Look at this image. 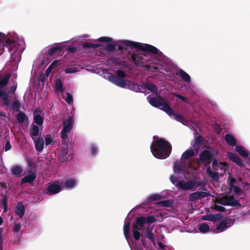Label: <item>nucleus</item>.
<instances>
[{
    "label": "nucleus",
    "instance_id": "obj_39",
    "mask_svg": "<svg viewBox=\"0 0 250 250\" xmlns=\"http://www.w3.org/2000/svg\"><path fill=\"white\" fill-rule=\"evenodd\" d=\"M117 82H116L115 85L122 87V88H126V85H127V80H125L124 79H121L118 78L117 81Z\"/></svg>",
    "mask_w": 250,
    "mask_h": 250
},
{
    "label": "nucleus",
    "instance_id": "obj_40",
    "mask_svg": "<svg viewBox=\"0 0 250 250\" xmlns=\"http://www.w3.org/2000/svg\"><path fill=\"white\" fill-rule=\"evenodd\" d=\"M2 197V205L3 207V212H6L7 211V198L5 195L3 194H1Z\"/></svg>",
    "mask_w": 250,
    "mask_h": 250
},
{
    "label": "nucleus",
    "instance_id": "obj_16",
    "mask_svg": "<svg viewBox=\"0 0 250 250\" xmlns=\"http://www.w3.org/2000/svg\"><path fill=\"white\" fill-rule=\"evenodd\" d=\"M4 41H3V43L5 45V47L8 48V51L9 52L13 51V52H16V50H14L15 42L14 40L10 39V38H7L6 36L5 35V38L4 39Z\"/></svg>",
    "mask_w": 250,
    "mask_h": 250
},
{
    "label": "nucleus",
    "instance_id": "obj_4",
    "mask_svg": "<svg viewBox=\"0 0 250 250\" xmlns=\"http://www.w3.org/2000/svg\"><path fill=\"white\" fill-rule=\"evenodd\" d=\"M10 77L11 74L8 73L5 74L0 79V98L2 100L3 104L6 107H8L10 104V99L11 97L9 96L10 92L3 91L1 88H3L7 85Z\"/></svg>",
    "mask_w": 250,
    "mask_h": 250
},
{
    "label": "nucleus",
    "instance_id": "obj_41",
    "mask_svg": "<svg viewBox=\"0 0 250 250\" xmlns=\"http://www.w3.org/2000/svg\"><path fill=\"white\" fill-rule=\"evenodd\" d=\"M117 45V42H113L112 43L108 44L105 48V50L108 52H114L116 50Z\"/></svg>",
    "mask_w": 250,
    "mask_h": 250
},
{
    "label": "nucleus",
    "instance_id": "obj_51",
    "mask_svg": "<svg viewBox=\"0 0 250 250\" xmlns=\"http://www.w3.org/2000/svg\"><path fill=\"white\" fill-rule=\"evenodd\" d=\"M52 137L51 135L47 134L46 135L44 140L46 146H48L50 145L52 142Z\"/></svg>",
    "mask_w": 250,
    "mask_h": 250
},
{
    "label": "nucleus",
    "instance_id": "obj_10",
    "mask_svg": "<svg viewBox=\"0 0 250 250\" xmlns=\"http://www.w3.org/2000/svg\"><path fill=\"white\" fill-rule=\"evenodd\" d=\"M147 99L152 106L157 108L161 107L162 102L164 101V99L162 98L157 99L155 97L151 96V95L148 96L147 97Z\"/></svg>",
    "mask_w": 250,
    "mask_h": 250
},
{
    "label": "nucleus",
    "instance_id": "obj_37",
    "mask_svg": "<svg viewBox=\"0 0 250 250\" xmlns=\"http://www.w3.org/2000/svg\"><path fill=\"white\" fill-rule=\"evenodd\" d=\"M11 106L13 110H15L16 111H19L20 107L21 106V104L19 101L15 99L13 102L11 104Z\"/></svg>",
    "mask_w": 250,
    "mask_h": 250
},
{
    "label": "nucleus",
    "instance_id": "obj_14",
    "mask_svg": "<svg viewBox=\"0 0 250 250\" xmlns=\"http://www.w3.org/2000/svg\"><path fill=\"white\" fill-rule=\"evenodd\" d=\"M158 108L166 112L170 116H172V115L174 114V111L164 99L163 102H162V105Z\"/></svg>",
    "mask_w": 250,
    "mask_h": 250
},
{
    "label": "nucleus",
    "instance_id": "obj_12",
    "mask_svg": "<svg viewBox=\"0 0 250 250\" xmlns=\"http://www.w3.org/2000/svg\"><path fill=\"white\" fill-rule=\"evenodd\" d=\"M126 88L135 92H142V89H145L143 86L137 84L130 81H127Z\"/></svg>",
    "mask_w": 250,
    "mask_h": 250
},
{
    "label": "nucleus",
    "instance_id": "obj_35",
    "mask_svg": "<svg viewBox=\"0 0 250 250\" xmlns=\"http://www.w3.org/2000/svg\"><path fill=\"white\" fill-rule=\"evenodd\" d=\"M55 88L56 91L62 92L64 89L62 87V83L60 79H56L55 81Z\"/></svg>",
    "mask_w": 250,
    "mask_h": 250
},
{
    "label": "nucleus",
    "instance_id": "obj_48",
    "mask_svg": "<svg viewBox=\"0 0 250 250\" xmlns=\"http://www.w3.org/2000/svg\"><path fill=\"white\" fill-rule=\"evenodd\" d=\"M65 102L69 104H73V98L72 94L67 92L66 93V97L65 99Z\"/></svg>",
    "mask_w": 250,
    "mask_h": 250
},
{
    "label": "nucleus",
    "instance_id": "obj_15",
    "mask_svg": "<svg viewBox=\"0 0 250 250\" xmlns=\"http://www.w3.org/2000/svg\"><path fill=\"white\" fill-rule=\"evenodd\" d=\"M194 184L192 183V180L190 181H187L185 183H183L182 182H180L177 185L178 187H179L180 188L188 190L191 189H192L194 188Z\"/></svg>",
    "mask_w": 250,
    "mask_h": 250
},
{
    "label": "nucleus",
    "instance_id": "obj_56",
    "mask_svg": "<svg viewBox=\"0 0 250 250\" xmlns=\"http://www.w3.org/2000/svg\"><path fill=\"white\" fill-rule=\"evenodd\" d=\"M146 223L148 224H151L156 221L155 217L153 216H149L147 218H146Z\"/></svg>",
    "mask_w": 250,
    "mask_h": 250
},
{
    "label": "nucleus",
    "instance_id": "obj_11",
    "mask_svg": "<svg viewBox=\"0 0 250 250\" xmlns=\"http://www.w3.org/2000/svg\"><path fill=\"white\" fill-rule=\"evenodd\" d=\"M146 223V217L144 216L137 217L136 218L134 223L132 225V228H137V229L142 230Z\"/></svg>",
    "mask_w": 250,
    "mask_h": 250
},
{
    "label": "nucleus",
    "instance_id": "obj_53",
    "mask_svg": "<svg viewBox=\"0 0 250 250\" xmlns=\"http://www.w3.org/2000/svg\"><path fill=\"white\" fill-rule=\"evenodd\" d=\"M229 203L230 204L229 206H239L240 205V204L239 202V201L237 200L234 199L233 196L230 197V201Z\"/></svg>",
    "mask_w": 250,
    "mask_h": 250
},
{
    "label": "nucleus",
    "instance_id": "obj_46",
    "mask_svg": "<svg viewBox=\"0 0 250 250\" xmlns=\"http://www.w3.org/2000/svg\"><path fill=\"white\" fill-rule=\"evenodd\" d=\"M146 236L148 239L152 241H153L154 239L155 235L153 233L152 229H149V228L146 230Z\"/></svg>",
    "mask_w": 250,
    "mask_h": 250
},
{
    "label": "nucleus",
    "instance_id": "obj_24",
    "mask_svg": "<svg viewBox=\"0 0 250 250\" xmlns=\"http://www.w3.org/2000/svg\"><path fill=\"white\" fill-rule=\"evenodd\" d=\"M22 172V169L19 165L13 167L11 169L12 174L17 177L21 176Z\"/></svg>",
    "mask_w": 250,
    "mask_h": 250
},
{
    "label": "nucleus",
    "instance_id": "obj_3",
    "mask_svg": "<svg viewBox=\"0 0 250 250\" xmlns=\"http://www.w3.org/2000/svg\"><path fill=\"white\" fill-rule=\"evenodd\" d=\"M214 155L209 147L204 149L199 155L198 163L204 164L205 166L208 167L206 169L207 174L212 178L215 181L219 180V174L217 172H213L211 170L209 165L211 163Z\"/></svg>",
    "mask_w": 250,
    "mask_h": 250
},
{
    "label": "nucleus",
    "instance_id": "obj_2",
    "mask_svg": "<svg viewBox=\"0 0 250 250\" xmlns=\"http://www.w3.org/2000/svg\"><path fill=\"white\" fill-rule=\"evenodd\" d=\"M119 45V50H126L127 48L125 47H130L131 48L135 49L138 51H143L146 52H150L151 53L157 55L159 56H162L163 53L155 46L148 44L141 43L138 42L130 41L129 40H122L117 42Z\"/></svg>",
    "mask_w": 250,
    "mask_h": 250
},
{
    "label": "nucleus",
    "instance_id": "obj_9",
    "mask_svg": "<svg viewBox=\"0 0 250 250\" xmlns=\"http://www.w3.org/2000/svg\"><path fill=\"white\" fill-rule=\"evenodd\" d=\"M72 158V154L71 153H69V148L68 146L63 147L58 156L59 161L62 163L66 162Z\"/></svg>",
    "mask_w": 250,
    "mask_h": 250
},
{
    "label": "nucleus",
    "instance_id": "obj_44",
    "mask_svg": "<svg viewBox=\"0 0 250 250\" xmlns=\"http://www.w3.org/2000/svg\"><path fill=\"white\" fill-rule=\"evenodd\" d=\"M199 230L200 232L205 233L209 230V226L206 223H202L199 227Z\"/></svg>",
    "mask_w": 250,
    "mask_h": 250
},
{
    "label": "nucleus",
    "instance_id": "obj_23",
    "mask_svg": "<svg viewBox=\"0 0 250 250\" xmlns=\"http://www.w3.org/2000/svg\"><path fill=\"white\" fill-rule=\"evenodd\" d=\"M204 138L202 135H199L196 137L194 139V143L193 145V147L195 149H197L203 143Z\"/></svg>",
    "mask_w": 250,
    "mask_h": 250
},
{
    "label": "nucleus",
    "instance_id": "obj_33",
    "mask_svg": "<svg viewBox=\"0 0 250 250\" xmlns=\"http://www.w3.org/2000/svg\"><path fill=\"white\" fill-rule=\"evenodd\" d=\"M145 87L154 94H157L158 93V88L156 85L153 83L146 84Z\"/></svg>",
    "mask_w": 250,
    "mask_h": 250
},
{
    "label": "nucleus",
    "instance_id": "obj_5",
    "mask_svg": "<svg viewBox=\"0 0 250 250\" xmlns=\"http://www.w3.org/2000/svg\"><path fill=\"white\" fill-rule=\"evenodd\" d=\"M74 123L72 116L69 117L62 122L63 127L61 132V137L62 140L66 139L68 137V133L71 130Z\"/></svg>",
    "mask_w": 250,
    "mask_h": 250
},
{
    "label": "nucleus",
    "instance_id": "obj_34",
    "mask_svg": "<svg viewBox=\"0 0 250 250\" xmlns=\"http://www.w3.org/2000/svg\"><path fill=\"white\" fill-rule=\"evenodd\" d=\"M157 204L160 205L164 207H171L173 206V203L172 200H166L159 201L157 203Z\"/></svg>",
    "mask_w": 250,
    "mask_h": 250
},
{
    "label": "nucleus",
    "instance_id": "obj_18",
    "mask_svg": "<svg viewBox=\"0 0 250 250\" xmlns=\"http://www.w3.org/2000/svg\"><path fill=\"white\" fill-rule=\"evenodd\" d=\"M37 177V175L35 173L33 172L30 174L24 176L21 180V184L24 183L31 184L33 182Z\"/></svg>",
    "mask_w": 250,
    "mask_h": 250
},
{
    "label": "nucleus",
    "instance_id": "obj_52",
    "mask_svg": "<svg viewBox=\"0 0 250 250\" xmlns=\"http://www.w3.org/2000/svg\"><path fill=\"white\" fill-rule=\"evenodd\" d=\"M113 39L110 37H102L98 39V41L103 42H112Z\"/></svg>",
    "mask_w": 250,
    "mask_h": 250
},
{
    "label": "nucleus",
    "instance_id": "obj_55",
    "mask_svg": "<svg viewBox=\"0 0 250 250\" xmlns=\"http://www.w3.org/2000/svg\"><path fill=\"white\" fill-rule=\"evenodd\" d=\"M228 156L230 160L234 162L238 156L234 153L229 152L228 153Z\"/></svg>",
    "mask_w": 250,
    "mask_h": 250
},
{
    "label": "nucleus",
    "instance_id": "obj_50",
    "mask_svg": "<svg viewBox=\"0 0 250 250\" xmlns=\"http://www.w3.org/2000/svg\"><path fill=\"white\" fill-rule=\"evenodd\" d=\"M116 76L119 78H120L122 79H124L126 77V74L123 70H117L116 71Z\"/></svg>",
    "mask_w": 250,
    "mask_h": 250
},
{
    "label": "nucleus",
    "instance_id": "obj_38",
    "mask_svg": "<svg viewBox=\"0 0 250 250\" xmlns=\"http://www.w3.org/2000/svg\"><path fill=\"white\" fill-rule=\"evenodd\" d=\"M221 216L220 214H210L207 216V218H206V220L215 222L217 221V220H219L221 219Z\"/></svg>",
    "mask_w": 250,
    "mask_h": 250
},
{
    "label": "nucleus",
    "instance_id": "obj_13",
    "mask_svg": "<svg viewBox=\"0 0 250 250\" xmlns=\"http://www.w3.org/2000/svg\"><path fill=\"white\" fill-rule=\"evenodd\" d=\"M41 112L37 109L33 114V122L39 125H42L44 121L43 118L41 115Z\"/></svg>",
    "mask_w": 250,
    "mask_h": 250
},
{
    "label": "nucleus",
    "instance_id": "obj_45",
    "mask_svg": "<svg viewBox=\"0 0 250 250\" xmlns=\"http://www.w3.org/2000/svg\"><path fill=\"white\" fill-rule=\"evenodd\" d=\"M172 116H173V118L174 119L182 123H183L186 121L185 118L183 116L180 114H176L174 112V114H172Z\"/></svg>",
    "mask_w": 250,
    "mask_h": 250
},
{
    "label": "nucleus",
    "instance_id": "obj_21",
    "mask_svg": "<svg viewBox=\"0 0 250 250\" xmlns=\"http://www.w3.org/2000/svg\"><path fill=\"white\" fill-rule=\"evenodd\" d=\"M225 140L230 146H234L237 144L235 138L231 134H227L225 136Z\"/></svg>",
    "mask_w": 250,
    "mask_h": 250
},
{
    "label": "nucleus",
    "instance_id": "obj_29",
    "mask_svg": "<svg viewBox=\"0 0 250 250\" xmlns=\"http://www.w3.org/2000/svg\"><path fill=\"white\" fill-rule=\"evenodd\" d=\"M192 183L194 184V188H197L200 187V189H202L204 190H207L205 185L203 182L201 181H197L195 180H192Z\"/></svg>",
    "mask_w": 250,
    "mask_h": 250
},
{
    "label": "nucleus",
    "instance_id": "obj_43",
    "mask_svg": "<svg viewBox=\"0 0 250 250\" xmlns=\"http://www.w3.org/2000/svg\"><path fill=\"white\" fill-rule=\"evenodd\" d=\"M132 229L133 238L136 241H138L140 239L141 236L139 230H141L139 229H137V228H132Z\"/></svg>",
    "mask_w": 250,
    "mask_h": 250
},
{
    "label": "nucleus",
    "instance_id": "obj_63",
    "mask_svg": "<svg viewBox=\"0 0 250 250\" xmlns=\"http://www.w3.org/2000/svg\"><path fill=\"white\" fill-rule=\"evenodd\" d=\"M65 72L68 74L74 73L77 72V68L76 67H68L65 69Z\"/></svg>",
    "mask_w": 250,
    "mask_h": 250
},
{
    "label": "nucleus",
    "instance_id": "obj_19",
    "mask_svg": "<svg viewBox=\"0 0 250 250\" xmlns=\"http://www.w3.org/2000/svg\"><path fill=\"white\" fill-rule=\"evenodd\" d=\"M36 150L41 152L43 149L44 140L42 137H38L36 140H34Z\"/></svg>",
    "mask_w": 250,
    "mask_h": 250
},
{
    "label": "nucleus",
    "instance_id": "obj_61",
    "mask_svg": "<svg viewBox=\"0 0 250 250\" xmlns=\"http://www.w3.org/2000/svg\"><path fill=\"white\" fill-rule=\"evenodd\" d=\"M182 170L181 166L179 164H175L173 167V170L175 173H179Z\"/></svg>",
    "mask_w": 250,
    "mask_h": 250
},
{
    "label": "nucleus",
    "instance_id": "obj_36",
    "mask_svg": "<svg viewBox=\"0 0 250 250\" xmlns=\"http://www.w3.org/2000/svg\"><path fill=\"white\" fill-rule=\"evenodd\" d=\"M230 197L229 198L227 196H224L218 201V203L224 206L230 205Z\"/></svg>",
    "mask_w": 250,
    "mask_h": 250
},
{
    "label": "nucleus",
    "instance_id": "obj_17",
    "mask_svg": "<svg viewBox=\"0 0 250 250\" xmlns=\"http://www.w3.org/2000/svg\"><path fill=\"white\" fill-rule=\"evenodd\" d=\"M231 221V220H225L223 219L221 221L219 225L216 227V229L219 232H222L225 230L227 229L230 226L229 224V222Z\"/></svg>",
    "mask_w": 250,
    "mask_h": 250
},
{
    "label": "nucleus",
    "instance_id": "obj_62",
    "mask_svg": "<svg viewBox=\"0 0 250 250\" xmlns=\"http://www.w3.org/2000/svg\"><path fill=\"white\" fill-rule=\"evenodd\" d=\"M213 208L216 210L221 211V212H225L226 211L225 208L223 206L215 205Z\"/></svg>",
    "mask_w": 250,
    "mask_h": 250
},
{
    "label": "nucleus",
    "instance_id": "obj_59",
    "mask_svg": "<svg viewBox=\"0 0 250 250\" xmlns=\"http://www.w3.org/2000/svg\"><path fill=\"white\" fill-rule=\"evenodd\" d=\"M17 83L16 81H14L13 82V85L10 87V92H10L9 93H11L14 95L15 91L17 89Z\"/></svg>",
    "mask_w": 250,
    "mask_h": 250
},
{
    "label": "nucleus",
    "instance_id": "obj_47",
    "mask_svg": "<svg viewBox=\"0 0 250 250\" xmlns=\"http://www.w3.org/2000/svg\"><path fill=\"white\" fill-rule=\"evenodd\" d=\"M62 47L60 46H56L50 48L49 50V54L52 56L58 53V51L61 50Z\"/></svg>",
    "mask_w": 250,
    "mask_h": 250
},
{
    "label": "nucleus",
    "instance_id": "obj_58",
    "mask_svg": "<svg viewBox=\"0 0 250 250\" xmlns=\"http://www.w3.org/2000/svg\"><path fill=\"white\" fill-rule=\"evenodd\" d=\"M212 168L214 170H215L214 172H216V171L218 170V161L216 159H213V160H212Z\"/></svg>",
    "mask_w": 250,
    "mask_h": 250
},
{
    "label": "nucleus",
    "instance_id": "obj_20",
    "mask_svg": "<svg viewBox=\"0 0 250 250\" xmlns=\"http://www.w3.org/2000/svg\"><path fill=\"white\" fill-rule=\"evenodd\" d=\"M25 212V207L21 202L17 204L15 207V213L20 217L22 218L24 215Z\"/></svg>",
    "mask_w": 250,
    "mask_h": 250
},
{
    "label": "nucleus",
    "instance_id": "obj_54",
    "mask_svg": "<svg viewBox=\"0 0 250 250\" xmlns=\"http://www.w3.org/2000/svg\"><path fill=\"white\" fill-rule=\"evenodd\" d=\"M170 180L171 182L174 184L176 187H178L177 184L180 183V181H178L176 176L173 175H171L170 176Z\"/></svg>",
    "mask_w": 250,
    "mask_h": 250
},
{
    "label": "nucleus",
    "instance_id": "obj_7",
    "mask_svg": "<svg viewBox=\"0 0 250 250\" xmlns=\"http://www.w3.org/2000/svg\"><path fill=\"white\" fill-rule=\"evenodd\" d=\"M62 190L60 185L56 183H48L46 185V189L45 193L46 195H52L59 193Z\"/></svg>",
    "mask_w": 250,
    "mask_h": 250
},
{
    "label": "nucleus",
    "instance_id": "obj_64",
    "mask_svg": "<svg viewBox=\"0 0 250 250\" xmlns=\"http://www.w3.org/2000/svg\"><path fill=\"white\" fill-rule=\"evenodd\" d=\"M21 228V224L20 223L15 224L13 228V231L15 232H18Z\"/></svg>",
    "mask_w": 250,
    "mask_h": 250
},
{
    "label": "nucleus",
    "instance_id": "obj_25",
    "mask_svg": "<svg viewBox=\"0 0 250 250\" xmlns=\"http://www.w3.org/2000/svg\"><path fill=\"white\" fill-rule=\"evenodd\" d=\"M130 222L128 221L126 223H125L123 228L124 234L125 239L128 241L130 237L129 234V230H130Z\"/></svg>",
    "mask_w": 250,
    "mask_h": 250
},
{
    "label": "nucleus",
    "instance_id": "obj_57",
    "mask_svg": "<svg viewBox=\"0 0 250 250\" xmlns=\"http://www.w3.org/2000/svg\"><path fill=\"white\" fill-rule=\"evenodd\" d=\"M233 162H234L241 167H244L245 166L244 163H243V161H242L239 156H238Z\"/></svg>",
    "mask_w": 250,
    "mask_h": 250
},
{
    "label": "nucleus",
    "instance_id": "obj_27",
    "mask_svg": "<svg viewBox=\"0 0 250 250\" xmlns=\"http://www.w3.org/2000/svg\"><path fill=\"white\" fill-rule=\"evenodd\" d=\"M236 150L242 157L246 158L248 156L249 152L244 147L241 146H237L235 147Z\"/></svg>",
    "mask_w": 250,
    "mask_h": 250
},
{
    "label": "nucleus",
    "instance_id": "obj_6",
    "mask_svg": "<svg viewBox=\"0 0 250 250\" xmlns=\"http://www.w3.org/2000/svg\"><path fill=\"white\" fill-rule=\"evenodd\" d=\"M146 57V53H133L131 55V59L133 62L136 65L140 66L143 65L145 63L149 61L145 58Z\"/></svg>",
    "mask_w": 250,
    "mask_h": 250
},
{
    "label": "nucleus",
    "instance_id": "obj_1",
    "mask_svg": "<svg viewBox=\"0 0 250 250\" xmlns=\"http://www.w3.org/2000/svg\"><path fill=\"white\" fill-rule=\"evenodd\" d=\"M150 150L155 157L157 159H164L170 154L172 146L170 143L163 138L155 140L151 144Z\"/></svg>",
    "mask_w": 250,
    "mask_h": 250
},
{
    "label": "nucleus",
    "instance_id": "obj_28",
    "mask_svg": "<svg viewBox=\"0 0 250 250\" xmlns=\"http://www.w3.org/2000/svg\"><path fill=\"white\" fill-rule=\"evenodd\" d=\"M162 198L161 195L158 194H153L148 196L146 199V201L148 203L158 201Z\"/></svg>",
    "mask_w": 250,
    "mask_h": 250
},
{
    "label": "nucleus",
    "instance_id": "obj_26",
    "mask_svg": "<svg viewBox=\"0 0 250 250\" xmlns=\"http://www.w3.org/2000/svg\"><path fill=\"white\" fill-rule=\"evenodd\" d=\"M195 155V152L192 149H188L185 151L181 157L182 159L188 160Z\"/></svg>",
    "mask_w": 250,
    "mask_h": 250
},
{
    "label": "nucleus",
    "instance_id": "obj_60",
    "mask_svg": "<svg viewBox=\"0 0 250 250\" xmlns=\"http://www.w3.org/2000/svg\"><path fill=\"white\" fill-rule=\"evenodd\" d=\"M90 153L93 156H95L97 152V148L94 145H92L90 148Z\"/></svg>",
    "mask_w": 250,
    "mask_h": 250
},
{
    "label": "nucleus",
    "instance_id": "obj_49",
    "mask_svg": "<svg viewBox=\"0 0 250 250\" xmlns=\"http://www.w3.org/2000/svg\"><path fill=\"white\" fill-rule=\"evenodd\" d=\"M108 80L111 82V83H113L114 84H116L117 81L118 79V77H117L116 76L113 74H110L108 76Z\"/></svg>",
    "mask_w": 250,
    "mask_h": 250
},
{
    "label": "nucleus",
    "instance_id": "obj_31",
    "mask_svg": "<svg viewBox=\"0 0 250 250\" xmlns=\"http://www.w3.org/2000/svg\"><path fill=\"white\" fill-rule=\"evenodd\" d=\"M39 133V128L35 125L32 124L31 125L30 135L32 137H37L38 136Z\"/></svg>",
    "mask_w": 250,
    "mask_h": 250
},
{
    "label": "nucleus",
    "instance_id": "obj_30",
    "mask_svg": "<svg viewBox=\"0 0 250 250\" xmlns=\"http://www.w3.org/2000/svg\"><path fill=\"white\" fill-rule=\"evenodd\" d=\"M27 118L25 114L22 112H20L17 115V119L19 124H23L25 122V121L27 120Z\"/></svg>",
    "mask_w": 250,
    "mask_h": 250
},
{
    "label": "nucleus",
    "instance_id": "obj_32",
    "mask_svg": "<svg viewBox=\"0 0 250 250\" xmlns=\"http://www.w3.org/2000/svg\"><path fill=\"white\" fill-rule=\"evenodd\" d=\"M82 46L85 49H89L91 48L92 49H96L100 47V45L99 44L85 42L83 43Z\"/></svg>",
    "mask_w": 250,
    "mask_h": 250
},
{
    "label": "nucleus",
    "instance_id": "obj_8",
    "mask_svg": "<svg viewBox=\"0 0 250 250\" xmlns=\"http://www.w3.org/2000/svg\"><path fill=\"white\" fill-rule=\"evenodd\" d=\"M211 194L208 192L196 191L189 194L188 201L193 202L196 200L210 196Z\"/></svg>",
    "mask_w": 250,
    "mask_h": 250
},
{
    "label": "nucleus",
    "instance_id": "obj_22",
    "mask_svg": "<svg viewBox=\"0 0 250 250\" xmlns=\"http://www.w3.org/2000/svg\"><path fill=\"white\" fill-rule=\"evenodd\" d=\"M177 75H179L180 77L186 82L189 83L191 81V78L189 75L185 72L183 70L180 69L178 70Z\"/></svg>",
    "mask_w": 250,
    "mask_h": 250
},
{
    "label": "nucleus",
    "instance_id": "obj_42",
    "mask_svg": "<svg viewBox=\"0 0 250 250\" xmlns=\"http://www.w3.org/2000/svg\"><path fill=\"white\" fill-rule=\"evenodd\" d=\"M76 181L73 179H67L65 182V187L67 188H72L75 186Z\"/></svg>",
    "mask_w": 250,
    "mask_h": 250
}]
</instances>
